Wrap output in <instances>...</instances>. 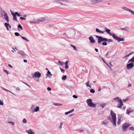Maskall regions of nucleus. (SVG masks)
Instances as JSON below:
<instances>
[{
  "label": "nucleus",
  "mask_w": 134,
  "mask_h": 134,
  "mask_svg": "<svg viewBox=\"0 0 134 134\" xmlns=\"http://www.w3.org/2000/svg\"><path fill=\"white\" fill-rule=\"evenodd\" d=\"M104 29L105 30V31H106L110 36H112L114 39L117 40L118 42L124 41V38L118 37L114 33H111L110 32L111 30L109 29H108L107 27H105Z\"/></svg>",
  "instance_id": "1"
},
{
  "label": "nucleus",
  "mask_w": 134,
  "mask_h": 134,
  "mask_svg": "<svg viewBox=\"0 0 134 134\" xmlns=\"http://www.w3.org/2000/svg\"><path fill=\"white\" fill-rule=\"evenodd\" d=\"M110 114L112 117L111 119L110 117L108 118V119L110 121H111L113 123V125L114 126H116V116L115 114L113 112L112 110L110 111Z\"/></svg>",
  "instance_id": "2"
},
{
  "label": "nucleus",
  "mask_w": 134,
  "mask_h": 134,
  "mask_svg": "<svg viewBox=\"0 0 134 134\" xmlns=\"http://www.w3.org/2000/svg\"><path fill=\"white\" fill-rule=\"evenodd\" d=\"M96 37L98 39L97 42L98 43H100L103 41H108L109 42H113V40L110 39L108 40L107 38H104L102 36H99L97 35L96 36Z\"/></svg>",
  "instance_id": "3"
},
{
  "label": "nucleus",
  "mask_w": 134,
  "mask_h": 134,
  "mask_svg": "<svg viewBox=\"0 0 134 134\" xmlns=\"http://www.w3.org/2000/svg\"><path fill=\"white\" fill-rule=\"evenodd\" d=\"M131 125L129 122H126L124 123L122 126V129L123 131H126L127 129Z\"/></svg>",
  "instance_id": "4"
},
{
  "label": "nucleus",
  "mask_w": 134,
  "mask_h": 134,
  "mask_svg": "<svg viewBox=\"0 0 134 134\" xmlns=\"http://www.w3.org/2000/svg\"><path fill=\"white\" fill-rule=\"evenodd\" d=\"M134 66V63H130L126 65V68L128 70H130Z\"/></svg>",
  "instance_id": "5"
},
{
  "label": "nucleus",
  "mask_w": 134,
  "mask_h": 134,
  "mask_svg": "<svg viewBox=\"0 0 134 134\" xmlns=\"http://www.w3.org/2000/svg\"><path fill=\"white\" fill-rule=\"evenodd\" d=\"M118 102H119L117 104V107L118 108H121L122 106L123 105V104L122 102L121 99H120Z\"/></svg>",
  "instance_id": "6"
},
{
  "label": "nucleus",
  "mask_w": 134,
  "mask_h": 134,
  "mask_svg": "<svg viewBox=\"0 0 134 134\" xmlns=\"http://www.w3.org/2000/svg\"><path fill=\"white\" fill-rule=\"evenodd\" d=\"M41 76V73L38 71H37L34 73V75H33L32 77L33 78L35 77L39 78Z\"/></svg>",
  "instance_id": "7"
},
{
  "label": "nucleus",
  "mask_w": 134,
  "mask_h": 134,
  "mask_svg": "<svg viewBox=\"0 0 134 134\" xmlns=\"http://www.w3.org/2000/svg\"><path fill=\"white\" fill-rule=\"evenodd\" d=\"M86 103L89 106L92 107V100L91 99H87L86 101Z\"/></svg>",
  "instance_id": "8"
},
{
  "label": "nucleus",
  "mask_w": 134,
  "mask_h": 134,
  "mask_svg": "<svg viewBox=\"0 0 134 134\" xmlns=\"http://www.w3.org/2000/svg\"><path fill=\"white\" fill-rule=\"evenodd\" d=\"M48 19V18L47 17H42L40 18L39 19H37V20H38V22L39 23L40 21L43 22Z\"/></svg>",
  "instance_id": "9"
},
{
  "label": "nucleus",
  "mask_w": 134,
  "mask_h": 134,
  "mask_svg": "<svg viewBox=\"0 0 134 134\" xmlns=\"http://www.w3.org/2000/svg\"><path fill=\"white\" fill-rule=\"evenodd\" d=\"M18 53L19 54L21 55L23 57H25L27 55L22 51L21 50L20 51L18 52Z\"/></svg>",
  "instance_id": "10"
},
{
  "label": "nucleus",
  "mask_w": 134,
  "mask_h": 134,
  "mask_svg": "<svg viewBox=\"0 0 134 134\" xmlns=\"http://www.w3.org/2000/svg\"><path fill=\"white\" fill-rule=\"evenodd\" d=\"M3 12L4 13V18L7 20V22L9 21L8 16L7 15L6 13L4 12V11H3Z\"/></svg>",
  "instance_id": "11"
},
{
  "label": "nucleus",
  "mask_w": 134,
  "mask_h": 134,
  "mask_svg": "<svg viewBox=\"0 0 134 134\" xmlns=\"http://www.w3.org/2000/svg\"><path fill=\"white\" fill-rule=\"evenodd\" d=\"M29 23L31 24H39V22H38V20H37V19L35 20L33 19V21H30L29 22Z\"/></svg>",
  "instance_id": "12"
},
{
  "label": "nucleus",
  "mask_w": 134,
  "mask_h": 134,
  "mask_svg": "<svg viewBox=\"0 0 134 134\" xmlns=\"http://www.w3.org/2000/svg\"><path fill=\"white\" fill-rule=\"evenodd\" d=\"M26 132L29 134H35V132H33L31 129H30L29 130H26Z\"/></svg>",
  "instance_id": "13"
},
{
  "label": "nucleus",
  "mask_w": 134,
  "mask_h": 134,
  "mask_svg": "<svg viewBox=\"0 0 134 134\" xmlns=\"http://www.w3.org/2000/svg\"><path fill=\"white\" fill-rule=\"evenodd\" d=\"M104 0H93V4H95L98 3L102 2Z\"/></svg>",
  "instance_id": "14"
},
{
  "label": "nucleus",
  "mask_w": 134,
  "mask_h": 134,
  "mask_svg": "<svg viewBox=\"0 0 134 134\" xmlns=\"http://www.w3.org/2000/svg\"><path fill=\"white\" fill-rule=\"evenodd\" d=\"M133 111V109H132L131 108H130L129 109L126 110V114L129 115L130 113L132 112Z\"/></svg>",
  "instance_id": "15"
},
{
  "label": "nucleus",
  "mask_w": 134,
  "mask_h": 134,
  "mask_svg": "<svg viewBox=\"0 0 134 134\" xmlns=\"http://www.w3.org/2000/svg\"><path fill=\"white\" fill-rule=\"evenodd\" d=\"M109 122L107 120H105L102 122V124L104 125H106L108 124Z\"/></svg>",
  "instance_id": "16"
},
{
  "label": "nucleus",
  "mask_w": 134,
  "mask_h": 134,
  "mask_svg": "<svg viewBox=\"0 0 134 134\" xmlns=\"http://www.w3.org/2000/svg\"><path fill=\"white\" fill-rule=\"evenodd\" d=\"M46 75L48 77H50L52 76V75L51 74V72L48 70L46 74Z\"/></svg>",
  "instance_id": "17"
},
{
  "label": "nucleus",
  "mask_w": 134,
  "mask_h": 134,
  "mask_svg": "<svg viewBox=\"0 0 134 134\" xmlns=\"http://www.w3.org/2000/svg\"><path fill=\"white\" fill-rule=\"evenodd\" d=\"M96 31L97 32L101 34H103L104 33V31H101L97 28H96Z\"/></svg>",
  "instance_id": "18"
},
{
  "label": "nucleus",
  "mask_w": 134,
  "mask_h": 134,
  "mask_svg": "<svg viewBox=\"0 0 134 134\" xmlns=\"http://www.w3.org/2000/svg\"><path fill=\"white\" fill-rule=\"evenodd\" d=\"M74 111V109H72L68 111L65 112V114L66 115H67L68 114H69V113L72 112Z\"/></svg>",
  "instance_id": "19"
},
{
  "label": "nucleus",
  "mask_w": 134,
  "mask_h": 134,
  "mask_svg": "<svg viewBox=\"0 0 134 134\" xmlns=\"http://www.w3.org/2000/svg\"><path fill=\"white\" fill-rule=\"evenodd\" d=\"M134 62V57L130 59L128 62V63H129L130 62H131V63H133Z\"/></svg>",
  "instance_id": "20"
},
{
  "label": "nucleus",
  "mask_w": 134,
  "mask_h": 134,
  "mask_svg": "<svg viewBox=\"0 0 134 134\" xmlns=\"http://www.w3.org/2000/svg\"><path fill=\"white\" fill-rule=\"evenodd\" d=\"M120 29L125 31H127L129 30V28L127 27H126L123 28H121Z\"/></svg>",
  "instance_id": "21"
},
{
  "label": "nucleus",
  "mask_w": 134,
  "mask_h": 134,
  "mask_svg": "<svg viewBox=\"0 0 134 134\" xmlns=\"http://www.w3.org/2000/svg\"><path fill=\"white\" fill-rule=\"evenodd\" d=\"M39 108L38 106H37L36 108L34 110L33 112H37V111H39Z\"/></svg>",
  "instance_id": "22"
},
{
  "label": "nucleus",
  "mask_w": 134,
  "mask_h": 134,
  "mask_svg": "<svg viewBox=\"0 0 134 134\" xmlns=\"http://www.w3.org/2000/svg\"><path fill=\"white\" fill-rule=\"evenodd\" d=\"M4 25H5V26L6 27L7 29L8 30H9L8 26H9V25L8 24V23H4Z\"/></svg>",
  "instance_id": "23"
},
{
  "label": "nucleus",
  "mask_w": 134,
  "mask_h": 134,
  "mask_svg": "<svg viewBox=\"0 0 134 134\" xmlns=\"http://www.w3.org/2000/svg\"><path fill=\"white\" fill-rule=\"evenodd\" d=\"M13 16V20L14 21H17V19L16 18V15H15V14Z\"/></svg>",
  "instance_id": "24"
},
{
  "label": "nucleus",
  "mask_w": 134,
  "mask_h": 134,
  "mask_svg": "<svg viewBox=\"0 0 134 134\" xmlns=\"http://www.w3.org/2000/svg\"><path fill=\"white\" fill-rule=\"evenodd\" d=\"M121 8L122 9H123L125 10L128 11H129V9L128 8H127V7H125V6H123V7H122Z\"/></svg>",
  "instance_id": "25"
},
{
  "label": "nucleus",
  "mask_w": 134,
  "mask_h": 134,
  "mask_svg": "<svg viewBox=\"0 0 134 134\" xmlns=\"http://www.w3.org/2000/svg\"><path fill=\"white\" fill-rule=\"evenodd\" d=\"M53 104L54 105H55V106H61L62 105V104H59V103H53Z\"/></svg>",
  "instance_id": "26"
},
{
  "label": "nucleus",
  "mask_w": 134,
  "mask_h": 134,
  "mask_svg": "<svg viewBox=\"0 0 134 134\" xmlns=\"http://www.w3.org/2000/svg\"><path fill=\"white\" fill-rule=\"evenodd\" d=\"M67 79L66 76L65 75H64L62 77V80H66Z\"/></svg>",
  "instance_id": "27"
},
{
  "label": "nucleus",
  "mask_w": 134,
  "mask_h": 134,
  "mask_svg": "<svg viewBox=\"0 0 134 134\" xmlns=\"http://www.w3.org/2000/svg\"><path fill=\"white\" fill-rule=\"evenodd\" d=\"M70 46L71 47L73 48V49L74 50H76V51L77 50V49L73 45H72L71 44H70Z\"/></svg>",
  "instance_id": "28"
},
{
  "label": "nucleus",
  "mask_w": 134,
  "mask_h": 134,
  "mask_svg": "<svg viewBox=\"0 0 134 134\" xmlns=\"http://www.w3.org/2000/svg\"><path fill=\"white\" fill-rule=\"evenodd\" d=\"M20 36L21 37V38L23 40H25L27 42L29 41V40H28L25 37H24L22 36Z\"/></svg>",
  "instance_id": "29"
},
{
  "label": "nucleus",
  "mask_w": 134,
  "mask_h": 134,
  "mask_svg": "<svg viewBox=\"0 0 134 134\" xmlns=\"http://www.w3.org/2000/svg\"><path fill=\"white\" fill-rule=\"evenodd\" d=\"M18 28L20 29H21V30H22L23 29L22 26H21V25L20 24L18 25Z\"/></svg>",
  "instance_id": "30"
},
{
  "label": "nucleus",
  "mask_w": 134,
  "mask_h": 134,
  "mask_svg": "<svg viewBox=\"0 0 134 134\" xmlns=\"http://www.w3.org/2000/svg\"><path fill=\"white\" fill-rule=\"evenodd\" d=\"M3 90H5V91H7L8 92H10L12 94H13L14 95H15L14 93H12V92L10 91H9V90H7V89L4 88H3Z\"/></svg>",
  "instance_id": "31"
},
{
  "label": "nucleus",
  "mask_w": 134,
  "mask_h": 134,
  "mask_svg": "<svg viewBox=\"0 0 134 134\" xmlns=\"http://www.w3.org/2000/svg\"><path fill=\"white\" fill-rule=\"evenodd\" d=\"M106 105V104H103L102 103L100 104V106H101L102 108H104L105 106Z\"/></svg>",
  "instance_id": "32"
},
{
  "label": "nucleus",
  "mask_w": 134,
  "mask_h": 134,
  "mask_svg": "<svg viewBox=\"0 0 134 134\" xmlns=\"http://www.w3.org/2000/svg\"><path fill=\"white\" fill-rule=\"evenodd\" d=\"M15 14L16 15L18 16H21V15L20 14H19L17 12H15Z\"/></svg>",
  "instance_id": "33"
},
{
  "label": "nucleus",
  "mask_w": 134,
  "mask_h": 134,
  "mask_svg": "<svg viewBox=\"0 0 134 134\" xmlns=\"http://www.w3.org/2000/svg\"><path fill=\"white\" fill-rule=\"evenodd\" d=\"M58 63L61 65L64 64V63L63 62H61L60 60L58 61Z\"/></svg>",
  "instance_id": "34"
},
{
  "label": "nucleus",
  "mask_w": 134,
  "mask_h": 134,
  "mask_svg": "<svg viewBox=\"0 0 134 134\" xmlns=\"http://www.w3.org/2000/svg\"><path fill=\"white\" fill-rule=\"evenodd\" d=\"M89 40H90V42L91 43H92V37L90 36L89 38Z\"/></svg>",
  "instance_id": "35"
},
{
  "label": "nucleus",
  "mask_w": 134,
  "mask_h": 134,
  "mask_svg": "<svg viewBox=\"0 0 134 134\" xmlns=\"http://www.w3.org/2000/svg\"><path fill=\"white\" fill-rule=\"evenodd\" d=\"M120 98L118 97H117L116 98H114V100H116L117 99L118 100V101H119V100H120V99H119Z\"/></svg>",
  "instance_id": "36"
},
{
  "label": "nucleus",
  "mask_w": 134,
  "mask_h": 134,
  "mask_svg": "<svg viewBox=\"0 0 134 134\" xmlns=\"http://www.w3.org/2000/svg\"><path fill=\"white\" fill-rule=\"evenodd\" d=\"M102 45L103 46H106L107 45V43L106 42H104L102 43Z\"/></svg>",
  "instance_id": "37"
},
{
  "label": "nucleus",
  "mask_w": 134,
  "mask_h": 134,
  "mask_svg": "<svg viewBox=\"0 0 134 134\" xmlns=\"http://www.w3.org/2000/svg\"><path fill=\"white\" fill-rule=\"evenodd\" d=\"M14 34L16 36H19L20 35L17 32H15L14 33Z\"/></svg>",
  "instance_id": "38"
},
{
  "label": "nucleus",
  "mask_w": 134,
  "mask_h": 134,
  "mask_svg": "<svg viewBox=\"0 0 134 134\" xmlns=\"http://www.w3.org/2000/svg\"><path fill=\"white\" fill-rule=\"evenodd\" d=\"M129 12H131L132 14L134 15V12L131 9H129Z\"/></svg>",
  "instance_id": "39"
},
{
  "label": "nucleus",
  "mask_w": 134,
  "mask_h": 134,
  "mask_svg": "<svg viewBox=\"0 0 134 134\" xmlns=\"http://www.w3.org/2000/svg\"><path fill=\"white\" fill-rule=\"evenodd\" d=\"M75 130L76 131H77L78 132H82L83 131V130Z\"/></svg>",
  "instance_id": "40"
},
{
  "label": "nucleus",
  "mask_w": 134,
  "mask_h": 134,
  "mask_svg": "<svg viewBox=\"0 0 134 134\" xmlns=\"http://www.w3.org/2000/svg\"><path fill=\"white\" fill-rule=\"evenodd\" d=\"M63 124V123L62 122H61L60 123V125L59 126V128L60 129H61L62 128V125Z\"/></svg>",
  "instance_id": "41"
},
{
  "label": "nucleus",
  "mask_w": 134,
  "mask_h": 134,
  "mask_svg": "<svg viewBox=\"0 0 134 134\" xmlns=\"http://www.w3.org/2000/svg\"><path fill=\"white\" fill-rule=\"evenodd\" d=\"M65 68L66 69H67L69 68V65L68 64H65Z\"/></svg>",
  "instance_id": "42"
},
{
  "label": "nucleus",
  "mask_w": 134,
  "mask_h": 134,
  "mask_svg": "<svg viewBox=\"0 0 134 134\" xmlns=\"http://www.w3.org/2000/svg\"><path fill=\"white\" fill-rule=\"evenodd\" d=\"M23 122L24 123H26L27 122V120L25 119L24 118L23 120Z\"/></svg>",
  "instance_id": "43"
},
{
  "label": "nucleus",
  "mask_w": 134,
  "mask_h": 134,
  "mask_svg": "<svg viewBox=\"0 0 134 134\" xmlns=\"http://www.w3.org/2000/svg\"><path fill=\"white\" fill-rule=\"evenodd\" d=\"M9 123H10L11 124L13 125H14V122H12V121H9L8 122Z\"/></svg>",
  "instance_id": "44"
},
{
  "label": "nucleus",
  "mask_w": 134,
  "mask_h": 134,
  "mask_svg": "<svg viewBox=\"0 0 134 134\" xmlns=\"http://www.w3.org/2000/svg\"><path fill=\"white\" fill-rule=\"evenodd\" d=\"M129 129L130 130H131V131H133L134 130V128L132 127H130L129 128Z\"/></svg>",
  "instance_id": "45"
},
{
  "label": "nucleus",
  "mask_w": 134,
  "mask_h": 134,
  "mask_svg": "<svg viewBox=\"0 0 134 134\" xmlns=\"http://www.w3.org/2000/svg\"><path fill=\"white\" fill-rule=\"evenodd\" d=\"M128 98H127L125 99H123L122 100V101H123V102H125L128 100Z\"/></svg>",
  "instance_id": "46"
},
{
  "label": "nucleus",
  "mask_w": 134,
  "mask_h": 134,
  "mask_svg": "<svg viewBox=\"0 0 134 134\" xmlns=\"http://www.w3.org/2000/svg\"><path fill=\"white\" fill-rule=\"evenodd\" d=\"M60 69L61 70V72H62L63 73H64L65 72L64 70L63 69H61L60 68Z\"/></svg>",
  "instance_id": "47"
},
{
  "label": "nucleus",
  "mask_w": 134,
  "mask_h": 134,
  "mask_svg": "<svg viewBox=\"0 0 134 134\" xmlns=\"http://www.w3.org/2000/svg\"><path fill=\"white\" fill-rule=\"evenodd\" d=\"M3 104V102L0 100V105H2Z\"/></svg>",
  "instance_id": "48"
},
{
  "label": "nucleus",
  "mask_w": 134,
  "mask_h": 134,
  "mask_svg": "<svg viewBox=\"0 0 134 134\" xmlns=\"http://www.w3.org/2000/svg\"><path fill=\"white\" fill-rule=\"evenodd\" d=\"M72 96L73 97L75 98H77V96L75 95H73Z\"/></svg>",
  "instance_id": "49"
},
{
  "label": "nucleus",
  "mask_w": 134,
  "mask_h": 134,
  "mask_svg": "<svg viewBox=\"0 0 134 134\" xmlns=\"http://www.w3.org/2000/svg\"><path fill=\"white\" fill-rule=\"evenodd\" d=\"M20 19H21V20H26V19L25 18H24L23 17H20Z\"/></svg>",
  "instance_id": "50"
},
{
  "label": "nucleus",
  "mask_w": 134,
  "mask_h": 134,
  "mask_svg": "<svg viewBox=\"0 0 134 134\" xmlns=\"http://www.w3.org/2000/svg\"><path fill=\"white\" fill-rule=\"evenodd\" d=\"M47 90L48 91H51V89L50 87H47Z\"/></svg>",
  "instance_id": "51"
},
{
  "label": "nucleus",
  "mask_w": 134,
  "mask_h": 134,
  "mask_svg": "<svg viewBox=\"0 0 134 134\" xmlns=\"http://www.w3.org/2000/svg\"><path fill=\"white\" fill-rule=\"evenodd\" d=\"M3 71L5 72H6V73H7V75H8V74L9 73L8 72V71H7V70H3Z\"/></svg>",
  "instance_id": "52"
},
{
  "label": "nucleus",
  "mask_w": 134,
  "mask_h": 134,
  "mask_svg": "<svg viewBox=\"0 0 134 134\" xmlns=\"http://www.w3.org/2000/svg\"><path fill=\"white\" fill-rule=\"evenodd\" d=\"M10 12L11 13V14H12V15L13 16L15 14V13H14L12 11L10 10Z\"/></svg>",
  "instance_id": "53"
},
{
  "label": "nucleus",
  "mask_w": 134,
  "mask_h": 134,
  "mask_svg": "<svg viewBox=\"0 0 134 134\" xmlns=\"http://www.w3.org/2000/svg\"><path fill=\"white\" fill-rule=\"evenodd\" d=\"M59 1H61L63 2H68V1L67 0H59Z\"/></svg>",
  "instance_id": "54"
},
{
  "label": "nucleus",
  "mask_w": 134,
  "mask_h": 134,
  "mask_svg": "<svg viewBox=\"0 0 134 134\" xmlns=\"http://www.w3.org/2000/svg\"><path fill=\"white\" fill-rule=\"evenodd\" d=\"M101 59H102V60H103V61L104 62V63H106V62H105V61L104 60V59L103 58H102Z\"/></svg>",
  "instance_id": "55"
},
{
  "label": "nucleus",
  "mask_w": 134,
  "mask_h": 134,
  "mask_svg": "<svg viewBox=\"0 0 134 134\" xmlns=\"http://www.w3.org/2000/svg\"><path fill=\"white\" fill-rule=\"evenodd\" d=\"M118 121H120L121 118L120 117H118Z\"/></svg>",
  "instance_id": "56"
},
{
  "label": "nucleus",
  "mask_w": 134,
  "mask_h": 134,
  "mask_svg": "<svg viewBox=\"0 0 134 134\" xmlns=\"http://www.w3.org/2000/svg\"><path fill=\"white\" fill-rule=\"evenodd\" d=\"M69 61L68 60H66L65 63V64H68L69 62Z\"/></svg>",
  "instance_id": "57"
},
{
  "label": "nucleus",
  "mask_w": 134,
  "mask_h": 134,
  "mask_svg": "<svg viewBox=\"0 0 134 134\" xmlns=\"http://www.w3.org/2000/svg\"><path fill=\"white\" fill-rule=\"evenodd\" d=\"M96 107V105L93 103V107Z\"/></svg>",
  "instance_id": "58"
},
{
  "label": "nucleus",
  "mask_w": 134,
  "mask_h": 134,
  "mask_svg": "<svg viewBox=\"0 0 134 134\" xmlns=\"http://www.w3.org/2000/svg\"><path fill=\"white\" fill-rule=\"evenodd\" d=\"M121 122V121H118V122H117V124L118 125H119L120 123Z\"/></svg>",
  "instance_id": "59"
},
{
  "label": "nucleus",
  "mask_w": 134,
  "mask_h": 134,
  "mask_svg": "<svg viewBox=\"0 0 134 134\" xmlns=\"http://www.w3.org/2000/svg\"><path fill=\"white\" fill-rule=\"evenodd\" d=\"M129 55L128 54V55L124 56V58H127V57H129Z\"/></svg>",
  "instance_id": "60"
},
{
  "label": "nucleus",
  "mask_w": 134,
  "mask_h": 134,
  "mask_svg": "<svg viewBox=\"0 0 134 134\" xmlns=\"http://www.w3.org/2000/svg\"><path fill=\"white\" fill-rule=\"evenodd\" d=\"M88 83V82H87V83H86V85L87 86H89L90 88H91V86L89 85H88V84L87 83Z\"/></svg>",
  "instance_id": "61"
},
{
  "label": "nucleus",
  "mask_w": 134,
  "mask_h": 134,
  "mask_svg": "<svg viewBox=\"0 0 134 134\" xmlns=\"http://www.w3.org/2000/svg\"><path fill=\"white\" fill-rule=\"evenodd\" d=\"M8 66L9 67H10V68H13V66H11L9 64H8Z\"/></svg>",
  "instance_id": "62"
},
{
  "label": "nucleus",
  "mask_w": 134,
  "mask_h": 134,
  "mask_svg": "<svg viewBox=\"0 0 134 134\" xmlns=\"http://www.w3.org/2000/svg\"><path fill=\"white\" fill-rule=\"evenodd\" d=\"M16 90H18V91H19L20 90V88H18V87H17L16 88Z\"/></svg>",
  "instance_id": "63"
},
{
  "label": "nucleus",
  "mask_w": 134,
  "mask_h": 134,
  "mask_svg": "<svg viewBox=\"0 0 134 134\" xmlns=\"http://www.w3.org/2000/svg\"><path fill=\"white\" fill-rule=\"evenodd\" d=\"M95 50L96 52H98V50L97 49L95 48Z\"/></svg>",
  "instance_id": "64"
}]
</instances>
